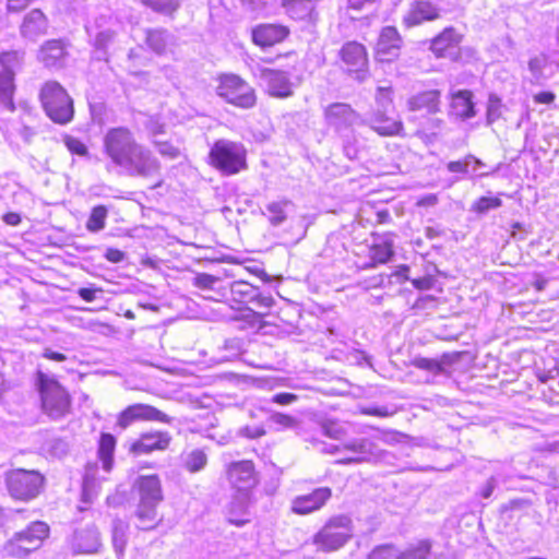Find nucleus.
Listing matches in <instances>:
<instances>
[{
    "mask_svg": "<svg viewBox=\"0 0 559 559\" xmlns=\"http://www.w3.org/2000/svg\"><path fill=\"white\" fill-rule=\"evenodd\" d=\"M104 151L116 166L130 176L151 178L159 175V160L150 148L136 141L127 127L111 128L106 132Z\"/></svg>",
    "mask_w": 559,
    "mask_h": 559,
    "instance_id": "obj_1",
    "label": "nucleus"
},
{
    "mask_svg": "<svg viewBox=\"0 0 559 559\" xmlns=\"http://www.w3.org/2000/svg\"><path fill=\"white\" fill-rule=\"evenodd\" d=\"M133 491L139 498L135 510L138 527L153 530L156 527L157 506L163 501V488L159 477L154 475L139 476L133 486Z\"/></svg>",
    "mask_w": 559,
    "mask_h": 559,
    "instance_id": "obj_2",
    "label": "nucleus"
},
{
    "mask_svg": "<svg viewBox=\"0 0 559 559\" xmlns=\"http://www.w3.org/2000/svg\"><path fill=\"white\" fill-rule=\"evenodd\" d=\"M209 164L225 176L239 174L248 168L247 150L240 142L217 140L210 150Z\"/></svg>",
    "mask_w": 559,
    "mask_h": 559,
    "instance_id": "obj_3",
    "label": "nucleus"
},
{
    "mask_svg": "<svg viewBox=\"0 0 559 559\" xmlns=\"http://www.w3.org/2000/svg\"><path fill=\"white\" fill-rule=\"evenodd\" d=\"M39 99L45 112L53 122L67 124L73 119V100L57 81H48L41 86Z\"/></svg>",
    "mask_w": 559,
    "mask_h": 559,
    "instance_id": "obj_4",
    "label": "nucleus"
},
{
    "mask_svg": "<svg viewBox=\"0 0 559 559\" xmlns=\"http://www.w3.org/2000/svg\"><path fill=\"white\" fill-rule=\"evenodd\" d=\"M352 536L353 526L350 518L347 515H335L313 535L312 544L319 550L330 552L342 548Z\"/></svg>",
    "mask_w": 559,
    "mask_h": 559,
    "instance_id": "obj_5",
    "label": "nucleus"
},
{
    "mask_svg": "<svg viewBox=\"0 0 559 559\" xmlns=\"http://www.w3.org/2000/svg\"><path fill=\"white\" fill-rule=\"evenodd\" d=\"M38 385L44 412L53 419L63 417L70 411V396L55 379L38 372Z\"/></svg>",
    "mask_w": 559,
    "mask_h": 559,
    "instance_id": "obj_6",
    "label": "nucleus"
},
{
    "mask_svg": "<svg viewBox=\"0 0 559 559\" xmlns=\"http://www.w3.org/2000/svg\"><path fill=\"white\" fill-rule=\"evenodd\" d=\"M379 108L370 114V116L360 124L369 126L374 132L382 136L399 135L403 130L401 120L395 119L388 114V107L391 106L390 90L379 87L376 96Z\"/></svg>",
    "mask_w": 559,
    "mask_h": 559,
    "instance_id": "obj_7",
    "label": "nucleus"
},
{
    "mask_svg": "<svg viewBox=\"0 0 559 559\" xmlns=\"http://www.w3.org/2000/svg\"><path fill=\"white\" fill-rule=\"evenodd\" d=\"M216 93L227 103L249 109L255 105L254 90L236 74H223L218 78Z\"/></svg>",
    "mask_w": 559,
    "mask_h": 559,
    "instance_id": "obj_8",
    "label": "nucleus"
},
{
    "mask_svg": "<svg viewBox=\"0 0 559 559\" xmlns=\"http://www.w3.org/2000/svg\"><path fill=\"white\" fill-rule=\"evenodd\" d=\"M23 53L19 51H7L0 55V105L8 111L15 110L13 100L16 90L14 78L21 68Z\"/></svg>",
    "mask_w": 559,
    "mask_h": 559,
    "instance_id": "obj_9",
    "label": "nucleus"
},
{
    "mask_svg": "<svg viewBox=\"0 0 559 559\" xmlns=\"http://www.w3.org/2000/svg\"><path fill=\"white\" fill-rule=\"evenodd\" d=\"M227 477L230 485L237 489L239 511L243 512L249 500L250 490L258 484L254 465L251 461L234 462L227 467Z\"/></svg>",
    "mask_w": 559,
    "mask_h": 559,
    "instance_id": "obj_10",
    "label": "nucleus"
},
{
    "mask_svg": "<svg viewBox=\"0 0 559 559\" xmlns=\"http://www.w3.org/2000/svg\"><path fill=\"white\" fill-rule=\"evenodd\" d=\"M7 487L15 499L35 498L43 486V476L35 471L15 469L7 474Z\"/></svg>",
    "mask_w": 559,
    "mask_h": 559,
    "instance_id": "obj_11",
    "label": "nucleus"
},
{
    "mask_svg": "<svg viewBox=\"0 0 559 559\" xmlns=\"http://www.w3.org/2000/svg\"><path fill=\"white\" fill-rule=\"evenodd\" d=\"M348 451L353 455L345 456L336 461L341 465L359 464L370 462L381 456V450H379L376 442L368 438H356L352 439L342 445L333 447L331 452Z\"/></svg>",
    "mask_w": 559,
    "mask_h": 559,
    "instance_id": "obj_12",
    "label": "nucleus"
},
{
    "mask_svg": "<svg viewBox=\"0 0 559 559\" xmlns=\"http://www.w3.org/2000/svg\"><path fill=\"white\" fill-rule=\"evenodd\" d=\"M324 121L338 135L348 132L356 124L362 122L360 115L346 103H333L324 107Z\"/></svg>",
    "mask_w": 559,
    "mask_h": 559,
    "instance_id": "obj_13",
    "label": "nucleus"
},
{
    "mask_svg": "<svg viewBox=\"0 0 559 559\" xmlns=\"http://www.w3.org/2000/svg\"><path fill=\"white\" fill-rule=\"evenodd\" d=\"M338 56L346 67V71L355 74L359 82L368 75V55L365 46L358 41L345 43L340 49Z\"/></svg>",
    "mask_w": 559,
    "mask_h": 559,
    "instance_id": "obj_14",
    "label": "nucleus"
},
{
    "mask_svg": "<svg viewBox=\"0 0 559 559\" xmlns=\"http://www.w3.org/2000/svg\"><path fill=\"white\" fill-rule=\"evenodd\" d=\"M134 421H159L169 424L171 418L152 405L138 403L128 406L119 414L117 425L126 429Z\"/></svg>",
    "mask_w": 559,
    "mask_h": 559,
    "instance_id": "obj_15",
    "label": "nucleus"
},
{
    "mask_svg": "<svg viewBox=\"0 0 559 559\" xmlns=\"http://www.w3.org/2000/svg\"><path fill=\"white\" fill-rule=\"evenodd\" d=\"M401 44L402 38L395 27H383L376 46V58L380 62L394 60L400 55Z\"/></svg>",
    "mask_w": 559,
    "mask_h": 559,
    "instance_id": "obj_16",
    "label": "nucleus"
},
{
    "mask_svg": "<svg viewBox=\"0 0 559 559\" xmlns=\"http://www.w3.org/2000/svg\"><path fill=\"white\" fill-rule=\"evenodd\" d=\"M260 78L266 86L270 95L286 98L293 95V83L287 72L263 68L260 70Z\"/></svg>",
    "mask_w": 559,
    "mask_h": 559,
    "instance_id": "obj_17",
    "label": "nucleus"
},
{
    "mask_svg": "<svg viewBox=\"0 0 559 559\" xmlns=\"http://www.w3.org/2000/svg\"><path fill=\"white\" fill-rule=\"evenodd\" d=\"M332 490L329 487H320L308 495L297 496L292 501V511L295 514L306 515L320 510L331 498Z\"/></svg>",
    "mask_w": 559,
    "mask_h": 559,
    "instance_id": "obj_18",
    "label": "nucleus"
},
{
    "mask_svg": "<svg viewBox=\"0 0 559 559\" xmlns=\"http://www.w3.org/2000/svg\"><path fill=\"white\" fill-rule=\"evenodd\" d=\"M171 437L166 431H153L142 433L140 438L130 445V452L135 455L148 454L153 451H163L169 447Z\"/></svg>",
    "mask_w": 559,
    "mask_h": 559,
    "instance_id": "obj_19",
    "label": "nucleus"
},
{
    "mask_svg": "<svg viewBox=\"0 0 559 559\" xmlns=\"http://www.w3.org/2000/svg\"><path fill=\"white\" fill-rule=\"evenodd\" d=\"M440 10L430 1L415 0L403 16V24L407 27L417 26L424 22L433 21L440 16Z\"/></svg>",
    "mask_w": 559,
    "mask_h": 559,
    "instance_id": "obj_20",
    "label": "nucleus"
},
{
    "mask_svg": "<svg viewBox=\"0 0 559 559\" xmlns=\"http://www.w3.org/2000/svg\"><path fill=\"white\" fill-rule=\"evenodd\" d=\"M288 35V29L282 25L263 24L252 31V40L261 47L273 46Z\"/></svg>",
    "mask_w": 559,
    "mask_h": 559,
    "instance_id": "obj_21",
    "label": "nucleus"
},
{
    "mask_svg": "<svg viewBox=\"0 0 559 559\" xmlns=\"http://www.w3.org/2000/svg\"><path fill=\"white\" fill-rule=\"evenodd\" d=\"M450 112L462 120L473 118L476 115L473 93L468 90L451 92Z\"/></svg>",
    "mask_w": 559,
    "mask_h": 559,
    "instance_id": "obj_22",
    "label": "nucleus"
},
{
    "mask_svg": "<svg viewBox=\"0 0 559 559\" xmlns=\"http://www.w3.org/2000/svg\"><path fill=\"white\" fill-rule=\"evenodd\" d=\"M47 28V17L39 9H34L24 16L21 25V34L23 37L34 40L37 37L45 35Z\"/></svg>",
    "mask_w": 559,
    "mask_h": 559,
    "instance_id": "obj_23",
    "label": "nucleus"
},
{
    "mask_svg": "<svg viewBox=\"0 0 559 559\" xmlns=\"http://www.w3.org/2000/svg\"><path fill=\"white\" fill-rule=\"evenodd\" d=\"M66 55L63 43L52 39L41 46L38 59L46 68H60L64 63Z\"/></svg>",
    "mask_w": 559,
    "mask_h": 559,
    "instance_id": "obj_24",
    "label": "nucleus"
},
{
    "mask_svg": "<svg viewBox=\"0 0 559 559\" xmlns=\"http://www.w3.org/2000/svg\"><path fill=\"white\" fill-rule=\"evenodd\" d=\"M100 545L99 534L94 527H86L74 533L72 548L79 554L96 552Z\"/></svg>",
    "mask_w": 559,
    "mask_h": 559,
    "instance_id": "obj_25",
    "label": "nucleus"
},
{
    "mask_svg": "<svg viewBox=\"0 0 559 559\" xmlns=\"http://www.w3.org/2000/svg\"><path fill=\"white\" fill-rule=\"evenodd\" d=\"M412 111L426 110L428 114H436L440 110V92L429 90L412 96L407 102Z\"/></svg>",
    "mask_w": 559,
    "mask_h": 559,
    "instance_id": "obj_26",
    "label": "nucleus"
},
{
    "mask_svg": "<svg viewBox=\"0 0 559 559\" xmlns=\"http://www.w3.org/2000/svg\"><path fill=\"white\" fill-rule=\"evenodd\" d=\"M193 286L201 290L212 292L207 299L218 300L227 296V289L223 287L222 280L207 273H198L192 280Z\"/></svg>",
    "mask_w": 559,
    "mask_h": 559,
    "instance_id": "obj_27",
    "label": "nucleus"
},
{
    "mask_svg": "<svg viewBox=\"0 0 559 559\" xmlns=\"http://www.w3.org/2000/svg\"><path fill=\"white\" fill-rule=\"evenodd\" d=\"M461 38V35L453 27H448L432 39L430 49L438 58L445 57L447 51L455 48Z\"/></svg>",
    "mask_w": 559,
    "mask_h": 559,
    "instance_id": "obj_28",
    "label": "nucleus"
},
{
    "mask_svg": "<svg viewBox=\"0 0 559 559\" xmlns=\"http://www.w3.org/2000/svg\"><path fill=\"white\" fill-rule=\"evenodd\" d=\"M98 472L97 462L86 464L83 477V496L85 500H91L97 495L100 481L106 478L104 475H99Z\"/></svg>",
    "mask_w": 559,
    "mask_h": 559,
    "instance_id": "obj_29",
    "label": "nucleus"
},
{
    "mask_svg": "<svg viewBox=\"0 0 559 559\" xmlns=\"http://www.w3.org/2000/svg\"><path fill=\"white\" fill-rule=\"evenodd\" d=\"M116 439L110 433H102L98 443V460L102 462L104 473L108 474L114 465Z\"/></svg>",
    "mask_w": 559,
    "mask_h": 559,
    "instance_id": "obj_30",
    "label": "nucleus"
},
{
    "mask_svg": "<svg viewBox=\"0 0 559 559\" xmlns=\"http://www.w3.org/2000/svg\"><path fill=\"white\" fill-rule=\"evenodd\" d=\"M393 255V237L383 235L370 248V257L377 263H385Z\"/></svg>",
    "mask_w": 559,
    "mask_h": 559,
    "instance_id": "obj_31",
    "label": "nucleus"
},
{
    "mask_svg": "<svg viewBox=\"0 0 559 559\" xmlns=\"http://www.w3.org/2000/svg\"><path fill=\"white\" fill-rule=\"evenodd\" d=\"M16 534L21 535L22 538L28 539V544L33 548H39L44 539L48 537L49 527L46 523L36 521Z\"/></svg>",
    "mask_w": 559,
    "mask_h": 559,
    "instance_id": "obj_32",
    "label": "nucleus"
},
{
    "mask_svg": "<svg viewBox=\"0 0 559 559\" xmlns=\"http://www.w3.org/2000/svg\"><path fill=\"white\" fill-rule=\"evenodd\" d=\"M229 292L234 301L247 304L258 297V287L245 281H235L230 284Z\"/></svg>",
    "mask_w": 559,
    "mask_h": 559,
    "instance_id": "obj_33",
    "label": "nucleus"
},
{
    "mask_svg": "<svg viewBox=\"0 0 559 559\" xmlns=\"http://www.w3.org/2000/svg\"><path fill=\"white\" fill-rule=\"evenodd\" d=\"M171 35L166 29L153 28L146 31L145 41L147 46L158 55L166 51V48L171 43Z\"/></svg>",
    "mask_w": 559,
    "mask_h": 559,
    "instance_id": "obj_34",
    "label": "nucleus"
},
{
    "mask_svg": "<svg viewBox=\"0 0 559 559\" xmlns=\"http://www.w3.org/2000/svg\"><path fill=\"white\" fill-rule=\"evenodd\" d=\"M182 466L189 473H198L205 468L207 454L201 449H193L181 455Z\"/></svg>",
    "mask_w": 559,
    "mask_h": 559,
    "instance_id": "obj_35",
    "label": "nucleus"
},
{
    "mask_svg": "<svg viewBox=\"0 0 559 559\" xmlns=\"http://www.w3.org/2000/svg\"><path fill=\"white\" fill-rule=\"evenodd\" d=\"M292 204L289 200H280L271 202L266 205V211L269 213V222L273 226H280L282 225L286 218V207H288Z\"/></svg>",
    "mask_w": 559,
    "mask_h": 559,
    "instance_id": "obj_36",
    "label": "nucleus"
},
{
    "mask_svg": "<svg viewBox=\"0 0 559 559\" xmlns=\"http://www.w3.org/2000/svg\"><path fill=\"white\" fill-rule=\"evenodd\" d=\"M128 523L120 519L112 522V545L117 554H122L124 551L128 540Z\"/></svg>",
    "mask_w": 559,
    "mask_h": 559,
    "instance_id": "obj_37",
    "label": "nucleus"
},
{
    "mask_svg": "<svg viewBox=\"0 0 559 559\" xmlns=\"http://www.w3.org/2000/svg\"><path fill=\"white\" fill-rule=\"evenodd\" d=\"M430 550L431 543L428 539H423L402 551L396 559H427Z\"/></svg>",
    "mask_w": 559,
    "mask_h": 559,
    "instance_id": "obj_38",
    "label": "nucleus"
},
{
    "mask_svg": "<svg viewBox=\"0 0 559 559\" xmlns=\"http://www.w3.org/2000/svg\"><path fill=\"white\" fill-rule=\"evenodd\" d=\"M108 210L104 205L95 206L86 223L87 230L98 233L105 228Z\"/></svg>",
    "mask_w": 559,
    "mask_h": 559,
    "instance_id": "obj_39",
    "label": "nucleus"
},
{
    "mask_svg": "<svg viewBox=\"0 0 559 559\" xmlns=\"http://www.w3.org/2000/svg\"><path fill=\"white\" fill-rule=\"evenodd\" d=\"M343 142V152L349 159L358 157L362 147L353 130L340 135Z\"/></svg>",
    "mask_w": 559,
    "mask_h": 559,
    "instance_id": "obj_40",
    "label": "nucleus"
},
{
    "mask_svg": "<svg viewBox=\"0 0 559 559\" xmlns=\"http://www.w3.org/2000/svg\"><path fill=\"white\" fill-rule=\"evenodd\" d=\"M141 3L151 8L153 11L171 15L180 7L179 0H140Z\"/></svg>",
    "mask_w": 559,
    "mask_h": 559,
    "instance_id": "obj_41",
    "label": "nucleus"
},
{
    "mask_svg": "<svg viewBox=\"0 0 559 559\" xmlns=\"http://www.w3.org/2000/svg\"><path fill=\"white\" fill-rule=\"evenodd\" d=\"M24 545H22L20 536L15 533L2 547V554L5 557L19 559L27 558Z\"/></svg>",
    "mask_w": 559,
    "mask_h": 559,
    "instance_id": "obj_42",
    "label": "nucleus"
},
{
    "mask_svg": "<svg viewBox=\"0 0 559 559\" xmlns=\"http://www.w3.org/2000/svg\"><path fill=\"white\" fill-rule=\"evenodd\" d=\"M503 105L496 94H490L487 103V124H492L502 116Z\"/></svg>",
    "mask_w": 559,
    "mask_h": 559,
    "instance_id": "obj_43",
    "label": "nucleus"
},
{
    "mask_svg": "<svg viewBox=\"0 0 559 559\" xmlns=\"http://www.w3.org/2000/svg\"><path fill=\"white\" fill-rule=\"evenodd\" d=\"M152 144L157 150L158 154L165 158L177 159L181 155L180 148L175 146L170 142L153 139Z\"/></svg>",
    "mask_w": 559,
    "mask_h": 559,
    "instance_id": "obj_44",
    "label": "nucleus"
},
{
    "mask_svg": "<svg viewBox=\"0 0 559 559\" xmlns=\"http://www.w3.org/2000/svg\"><path fill=\"white\" fill-rule=\"evenodd\" d=\"M412 365L418 369L427 370L433 374L441 373L443 366L437 359L416 357L413 359Z\"/></svg>",
    "mask_w": 559,
    "mask_h": 559,
    "instance_id": "obj_45",
    "label": "nucleus"
},
{
    "mask_svg": "<svg viewBox=\"0 0 559 559\" xmlns=\"http://www.w3.org/2000/svg\"><path fill=\"white\" fill-rule=\"evenodd\" d=\"M502 205V201L498 197H481L473 205L474 211L486 213L489 210L498 209Z\"/></svg>",
    "mask_w": 559,
    "mask_h": 559,
    "instance_id": "obj_46",
    "label": "nucleus"
},
{
    "mask_svg": "<svg viewBox=\"0 0 559 559\" xmlns=\"http://www.w3.org/2000/svg\"><path fill=\"white\" fill-rule=\"evenodd\" d=\"M270 421L274 425H277L278 427H281L283 429L294 428L298 424V421L295 417H293L290 415L283 414V413L271 414Z\"/></svg>",
    "mask_w": 559,
    "mask_h": 559,
    "instance_id": "obj_47",
    "label": "nucleus"
},
{
    "mask_svg": "<svg viewBox=\"0 0 559 559\" xmlns=\"http://www.w3.org/2000/svg\"><path fill=\"white\" fill-rule=\"evenodd\" d=\"M313 0H285L284 5L287 11L292 14L296 12V10L300 7L301 15H307L311 10V2Z\"/></svg>",
    "mask_w": 559,
    "mask_h": 559,
    "instance_id": "obj_48",
    "label": "nucleus"
},
{
    "mask_svg": "<svg viewBox=\"0 0 559 559\" xmlns=\"http://www.w3.org/2000/svg\"><path fill=\"white\" fill-rule=\"evenodd\" d=\"M547 57L539 55L532 58L528 62V69L534 78L539 79L543 75V70L546 67Z\"/></svg>",
    "mask_w": 559,
    "mask_h": 559,
    "instance_id": "obj_49",
    "label": "nucleus"
},
{
    "mask_svg": "<svg viewBox=\"0 0 559 559\" xmlns=\"http://www.w3.org/2000/svg\"><path fill=\"white\" fill-rule=\"evenodd\" d=\"M64 144H66L67 148L73 154H78L80 156L87 155L86 145L76 138L67 136L64 139Z\"/></svg>",
    "mask_w": 559,
    "mask_h": 559,
    "instance_id": "obj_50",
    "label": "nucleus"
},
{
    "mask_svg": "<svg viewBox=\"0 0 559 559\" xmlns=\"http://www.w3.org/2000/svg\"><path fill=\"white\" fill-rule=\"evenodd\" d=\"M394 557V549L390 545L376 547L369 555V559H393Z\"/></svg>",
    "mask_w": 559,
    "mask_h": 559,
    "instance_id": "obj_51",
    "label": "nucleus"
},
{
    "mask_svg": "<svg viewBox=\"0 0 559 559\" xmlns=\"http://www.w3.org/2000/svg\"><path fill=\"white\" fill-rule=\"evenodd\" d=\"M473 155H467L463 160H453L448 164V170L451 173L465 174L468 171V167L472 164Z\"/></svg>",
    "mask_w": 559,
    "mask_h": 559,
    "instance_id": "obj_52",
    "label": "nucleus"
},
{
    "mask_svg": "<svg viewBox=\"0 0 559 559\" xmlns=\"http://www.w3.org/2000/svg\"><path fill=\"white\" fill-rule=\"evenodd\" d=\"M378 0H348V10L361 12L369 10Z\"/></svg>",
    "mask_w": 559,
    "mask_h": 559,
    "instance_id": "obj_53",
    "label": "nucleus"
},
{
    "mask_svg": "<svg viewBox=\"0 0 559 559\" xmlns=\"http://www.w3.org/2000/svg\"><path fill=\"white\" fill-rule=\"evenodd\" d=\"M324 433L332 439H341L344 436V429L336 423H328L323 426Z\"/></svg>",
    "mask_w": 559,
    "mask_h": 559,
    "instance_id": "obj_54",
    "label": "nucleus"
},
{
    "mask_svg": "<svg viewBox=\"0 0 559 559\" xmlns=\"http://www.w3.org/2000/svg\"><path fill=\"white\" fill-rule=\"evenodd\" d=\"M272 401L280 405H288L297 401V395L293 393H277L272 397Z\"/></svg>",
    "mask_w": 559,
    "mask_h": 559,
    "instance_id": "obj_55",
    "label": "nucleus"
},
{
    "mask_svg": "<svg viewBox=\"0 0 559 559\" xmlns=\"http://www.w3.org/2000/svg\"><path fill=\"white\" fill-rule=\"evenodd\" d=\"M105 258L112 263H119L124 260L126 254L119 249L108 248L105 252Z\"/></svg>",
    "mask_w": 559,
    "mask_h": 559,
    "instance_id": "obj_56",
    "label": "nucleus"
},
{
    "mask_svg": "<svg viewBox=\"0 0 559 559\" xmlns=\"http://www.w3.org/2000/svg\"><path fill=\"white\" fill-rule=\"evenodd\" d=\"M361 413L365 415L378 416V417H389L392 415V412H389L388 408L384 406L364 408L361 411Z\"/></svg>",
    "mask_w": 559,
    "mask_h": 559,
    "instance_id": "obj_57",
    "label": "nucleus"
},
{
    "mask_svg": "<svg viewBox=\"0 0 559 559\" xmlns=\"http://www.w3.org/2000/svg\"><path fill=\"white\" fill-rule=\"evenodd\" d=\"M276 0H243V3L249 5L251 10L258 11L266 8Z\"/></svg>",
    "mask_w": 559,
    "mask_h": 559,
    "instance_id": "obj_58",
    "label": "nucleus"
},
{
    "mask_svg": "<svg viewBox=\"0 0 559 559\" xmlns=\"http://www.w3.org/2000/svg\"><path fill=\"white\" fill-rule=\"evenodd\" d=\"M31 0H8L7 9L9 12H20L24 10Z\"/></svg>",
    "mask_w": 559,
    "mask_h": 559,
    "instance_id": "obj_59",
    "label": "nucleus"
},
{
    "mask_svg": "<svg viewBox=\"0 0 559 559\" xmlns=\"http://www.w3.org/2000/svg\"><path fill=\"white\" fill-rule=\"evenodd\" d=\"M252 302L258 307L270 309L274 304V299L271 296H263L258 292V297Z\"/></svg>",
    "mask_w": 559,
    "mask_h": 559,
    "instance_id": "obj_60",
    "label": "nucleus"
},
{
    "mask_svg": "<svg viewBox=\"0 0 559 559\" xmlns=\"http://www.w3.org/2000/svg\"><path fill=\"white\" fill-rule=\"evenodd\" d=\"M97 289L82 287L78 290V295L85 301L92 302L96 298Z\"/></svg>",
    "mask_w": 559,
    "mask_h": 559,
    "instance_id": "obj_61",
    "label": "nucleus"
},
{
    "mask_svg": "<svg viewBox=\"0 0 559 559\" xmlns=\"http://www.w3.org/2000/svg\"><path fill=\"white\" fill-rule=\"evenodd\" d=\"M51 451L57 455H62L68 451V444L61 439H56L52 441Z\"/></svg>",
    "mask_w": 559,
    "mask_h": 559,
    "instance_id": "obj_62",
    "label": "nucleus"
},
{
    "mask_svg": "<svg viewBox=\"0 0 559 559\" xmlns=\"http://www.w3.org/2000/svg\"><path fill=\"white\" fill-rule=\"evenodd\" d=\"M556 96L551 92H540L534 96L536 103L550 104L555 100Z\"/></svg>",
    "mask_w": 559,
    "mask_h": 559,
    "instance_id": "obj_63",
    "label": "nucleus"
},
{
    "mask_svg": "<svg viewBox=\"0 0 559 559\" xmlns=\"http://www.w3.org/2000/svg\"><path fill=\"white\" fill-rule=\"evenodd\" d=\"M412 283L418 289H430L432 287V280L430 277L415 278Z\"/></svg>",
    "mask_w": 559,
    "mask_h": 559,
    "instance_id": "obj_64",
    "label": "nucleus"
}]
</instances>
